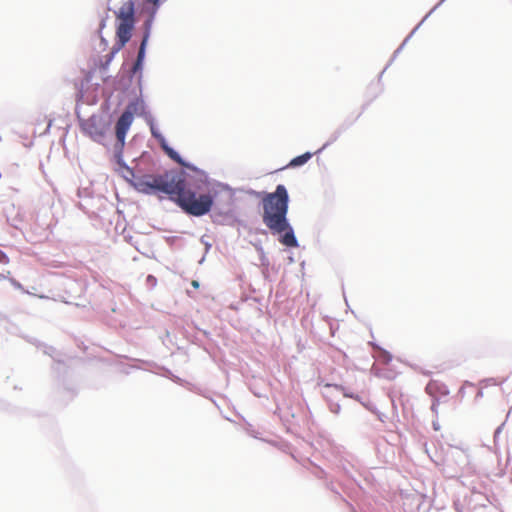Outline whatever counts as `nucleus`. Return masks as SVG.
Segmentation results:
<instances>
[{
  "mask_svg": "<svg viewBox=\"0 0 512 512\" xmlns=\"http://www.w3.org/2000/svg\"><path fill=\"white\" fill-rule=\"evenodd\" d=\"M228 183L211 178L204 170L185 189L178 207L188 216L210 215L216 225L235 227L241 224L237 213L236 192Z\"/></svg>",
  "mask_w": 512,
  "mask_h": 512,
  "instance_id": "f257e3e1",
  "label": "nucleus"
},
{
  "mask_svg": "<svg viewBox=\"0 0 512 512\" xmlns=\"http://www.w3.org/2000/svg\"><path fill=\"white\" fill-rule=\"evenodd\" d=\"M247 193L260 199L262 222L278 242L286 249L298 248L300 244L288 218L290 196L286 186L277 184L272 192L249 189Z\"/></svg>",
  "mask_w": 512,
  "mask_h": 512,
  "instance_id": "f03ea898",
  "label": "nucleus"
},
{
  "mask_svg": "<svg viewBox=\"0 0 512 512\" xmlns=\"http://www.w3.org/2000/svg\"><path fill=\"white\" fill-rule=\"evenodd\" d=\"M185 175V170L176 169L167 170L155 176L144 173L134 178L130 187L144 195L165 194L178 207L179 199L184 197L185 193V184L183 182V176Z\"/></svg>",
  "mask_w": 512,
  "mask_h": 512,
  "instance_id": "7ed1b4c3",
  "label": "nucleus"
},
{
  "mask_svg": "<svg viewBox=\"0 0 512 512\" xmlns=\"http://www.w3.org/2000/svg\"><path fill=\"white\" fill-rule=\"evenodd\" d=\"M135 1L127 0L118 11H115V42L111 50L100 59L99 70L104 73L108 70L110 63L130 41L135 29Z\"/></svg>",
  "mask_w": 512,
  "mask_h": 512,
  "instance_id": "20e7f679",
  "label": "nucleus"
},
{
  "mask_svg": "<svg viewBox=\"0 0 512 512\" xmlns=\"http://www.w3.org/2000/svg\"><path fill=\"white\" fill-rule=\"evenodd\" d=\"M80 130L92 141L103 144V141L113 123V114L93 113L87 119L82 118L76 110Z\"/></svg>",
  "mask_w": 512,
  "mask_h": 512,
  "instance_id": "39448f33",
  "label": "nucleus"
},
{
  "mask_svg": "<svg viewBox=\"0 0 512 512\" xmlns=\"http://www.w3.org/2000/svg\"><path fill=\"white\" fill-rule=\"evenodd\" d=\"M145 60H146V54L137 52V57L132 66V69L125 72L121 76H118L116 78L109 80L114 85V89L116 91H120L122 96H124L126 94V92L128 90H130V87H132L134 78L136 79L135 87H138V90L142 89Z\"/></svg>",
  "mask_w": 512,
  "mask_h": 512,
  "instance_id": "423d86ee",
  "label": "nucleus"
},
{
  "mask_svg": "<svg viewBox=\"0 0 512 512\" xmlns=\"http://www.w3.org/2000/svg\"><path fill=\"white\" fill-rule=\"evenodd\" d=\"M117 92L118 101L114 112L121 107L125 97L130 96L131 98L124 109L125 112H130L132 116H138L141 118H143L142 114H151L143 97V88L138 90V87H130V90H128L124 96H122L120 91Z\"/></svg>",
  "mask_w": 512,
  "mask_h": 512,
  "instance_id": "0eeeda50",
  "label": "nucleus"
},
{
  "mask_svg": "<svg viewBox=\"0 0 512 512\" xmlns=\"http://www.w3.org/2000/svg\"><path fill=\"white\" fill-rule=\"evenodd\" d=\"M159 146L168 158L185 168L184 170L186 171V175L183 176L185 189L188 188L191 183H193L194 179L204 171L194 163L183 158L181 154L168 143L167 140H165Z\"/></svg>",
  "mask_w": 512,
  "mask_h": 512,
  "instance_id": "6e6552de",
  "label": "nucleus"
},
{
  "mask_svg": "<svg viewBox=\"0 0 512 512\" xmlns=\"http://www.w3.org/2000/svg\"><path fill=\"white\" fill-rule=\"evenodd\" d=\"M143 15L142 23L138 27L137 36L140 38L138 52L147 54V47L152 33L153 24L156 19L155 14L140 13Z\"/></svg>",
  "mask_w": 512,
  "mask_h": 512,
  "instance_id": "1a4fd4ad",
  "label": "nucleus"
},
{
  "mask_svg": "<svg viewBox=\"0 0 512 512\" xmlns=\"http://www.w3.org/2000/svg\"><path fill=\"white\" fill-rule=\"evenodd\" d=\"M134 116L130 112L123 111L120 118L115 124L116 142L114 145L125 146L126 136L134 121Z\"/></svg>",
  "mask_w": 512,
  "mask_h": 512,
  "instance_id": "9d476101",
  "label": "nucleus"
},
{
  "mask_svg": "<svg viewBox=\"0 0 512 512\" xmlns=\"http://www.w3.org/2000/svg\"><path fill=\"white\" fill-rule=\"evenodd\" d=\"M152 373L160 375L162 377H165L167 379H170L174 383L186 387L189 391H192L194 393H198V389L196 388V385L188 382L185 379H182L181 377L175 375L168 367L164 365H160L158 371H152Z\"/></svg>",
  "mask_w": 512,
  "mask_h": 512,
  "instance_id": "9b49d317",
  "label": "nucleus"
},
{
  "mask_svg": "<svg viewBox=\"0 0 512 512\" xmlns=\"http://www.w3.org/2000/svg\"><path fill=\"white\" fill-rule=\"evenodd\" d=\"M124 147L122 145H114L113 147V155H112V163L114 165V171L121 175L124 170L128 167V164L124 160Z\"/></svg>",
  "mask_w": 512,
  "mask_h": 512,
  "instance_id": "f8f14e48",
  "label": "nucleus"
},
{
  "mask_svg": "<svg viewBox=\"0 0 512 512\" xmlns=\"http://www.w3.org/2000/svg\"><path fill=\"white\" fill-rule=\"evenodd\" d=\"M425 391L432 398H439V396H448L450 393L448 387L444 383L437 380H430L425 387Z\"/></svg>",
  "mask_w": 512,
  "mask_h": 512,
  "instance_id": "ddd939ff",
  "label": "nucleus"
},
{
  "mask_svg": "<svg viewBox=\"0 0 512 512\" xmlns=\"http://www.w3.org/2000/svg\"><path fill=\"white\" fill-rule=\"evenodd\" d=\"M142 115H143V119L145 120L146 124L149 126L150 133H151L152 137L157 141V143L160 145L165 140H167L166 137L163 135V133L159 130L154 116L152 114H142Z\"/></svg>",
  "mask_w": 512,
  "mask_h": 512,
  "instance_id": "4468645a",
  "label": "nucleus"
},
{
  "mask_svg": "<svg viewBox=\"0 0 512 512\" xmlns=\"http://www.w3.org/2000/svg\"><path fill=\"white\" fill-rule=\"evenodd\" d=\"M423 24L422 21H420L415 27L414 29L406 36V38L403 40V42L400 44V46L393 52L389 62L387 63V65L384 67V69L380 72L379 76H378V82L381 81V78L384 74V72L387 70V68L394 62V60L396 59V57L398 56V54L402 51V49L404 48V46L407 44V42L412 38V36L414 35V33L420 28V26Z\"/></svg>",
  "mask_w": 512,
  "mask_h": 512,
  "instance_id": "2eb2a0df",
  "label": "nucleus"
},
{
  "mask_svg": "<svg viewBox=\"0 0 512 512\" xmlns=\"http://www.w3.org/2000/svg\"><path fill=\"white\" fill-rule=\"evenodd\" d=\"M352 125L347 121L343 122L339 127L330 135L328 140L323 144L321 148H319L315 153L320 154L334 142H336L339 137Z\"/></svg>",
  "mask_w": 512,
  "mask_h": 512,
  "instance_id": "dca6fc26",
  "label": "nucleus"
},
{
  "mask_svg": "<svg viewBox=\"0 0 512 512\" xmlns=\"http://www.w3.org/2000/svg\"><path fill=\"white\" fill-rule=\"evenodd\" d=\"M313 157V153L307 151L293 157L283 169H295L304 166Z\"/></svg>",
  "mask_w": 512,
  "mask_h": 512,
  "instance_id": "f3484780",
  "label": "nucleus"
},
{
  "mask_svg": "<svg viewBox=\"0 0 512 512\" xmlns=\"http://www.w3.org/2000/svg\"><path fill=\"white\" fill-rule=\"evenodd\" d=\"M147 2L148 3L138 4L137 12L157 15L159 8L163 4V0H147ZM135 12H136V9H135Z\"/></svg>",
  "mask_w": 512,
  "mask_h": 512,
  "instance_id": "a211bd4d",
  "label": "nucleus"
},
{
  "mask_svg": "<svg viewBox=\"0 0 512 512\" xmlns=\"http://www.w3.org/2000/svg\"><path fill=\"white\" fill-rule=\"evenodd\" d=\"M251 244L253 245V247L255 248L256 252L259 255V261H260L261 267L269 268L270 261L266 255V252L264 251L261 240H257L255 242H252Z\"/></svg>",
  "mask_w": 512,
  "mask_h": 512,
  "instance_id": "6ab92c4d",
  "label": "nucleus"
},
{
  "mask_svg": "<svg viewBox=\"0 0 512 512\" xmlns=\"http://www.w3.org/2000/svg\"><path fill=\"white\" fill-rule=\"evenodd\" d=\"M136 361L139 363V365L133 366L134 368L146 370V371H149L151 373H152V371H158L159 367H160V364H158V363H156L154 361L139 360V359H137Z\"/></svg>",
  "mask_w": 512,
  "mask_h": 512,
  "instance_id": "aec40b11",
  "label": "nucleus"
},
{
  "mask_svg": "<svg viewBox=\"0 0 512 512\" xmlns=\"http://www.w3.org/2000/svg\"><path fill=\"white\" fill-rule=\"evenodd\" d=\"M324 388L327 390V389H330V388H333L335 389L336 391L338 392H341L343 394L344 397H347V398H352V399H356V400H359V396L353 392H348L344 386L340 385V384H331V383H326L324 385Z\"/></svg>",
  "mask_w": 512,
  "mask_h": 512,
  "instance_id": "412c9836",
  "label": "nucleus"
},
{
  "mask_svg": "<svg viewBox=\"0 0 512 512\" xmlns=\"http://www.w3.org/2000/svg\"><path fill=\"white\" fill-rule=\"evenodd\" d=\"M109 80L110 79H106L105 83L106 84H109V83L111 84V91H110V94H109L108 98L101 103L100 110H101V113L112 114L110 112V108H111L110 100H111V97H112L113 93L117 92V91L114 89V85Z\"/></svg>",
  "mask_w": 512,
  "mask_h": 512,
  "instance_id": "4be33fe9",
  "label": "nucleus"
},
{
  "mask_svg": "<svg viewBox=\"0 0 512 512\" xmlns=\"http://www.w3.org/2000/svg\"><path fill=\"white\" fill-rule=\"evenodd\" d=\"M120 176L131 186L134 178H137L139 174H136L134 168L128 165Z\"/></svg>",
  "mask_w": 512,
  "mask_h": 512,
  "instance_id": "5701e85b",
  "label": "nucleus"
},
{
  "mask_svg": "<svg viewBox=\"0 0 512 512\" xmlns=\"http://www.w3.org/2000/svg\"><path fill=\"white\" fill-rule=\"evenodd\" d=\"M392 359V354L389 351L381 348V354L379 355L378 360L383 364H389L392 361Z\"/></svg>",
  "mask_w": 512,
  "mask_h": 512,
  "instance_id": "b1692460",
  "label": "nucleus"
},
{
  "mask_svg": "<svg viewBox=\"0 0 512 512\" xmlns=\"http://www.w3.org/2000/svg\"><path fill=\"white\" fill-rule=\"evenodd\" d=\"M365 407L370 411L372 412L373 414H375L377 416V419L381 422H385V419H386V415L382 412H380L375 405H372V404H369V405H365Z\"/></svg>",
  "mask_w": 512,
  "mask_h": 512,
  "instance_id": "393cba45",
  "label": "nucleus"
},
{
  "mask_svg": "<svg viewBox=\"0 0 512 512\" xmlns=\"http://www.w3.org/2000/svg\"><path fill=\"white\" fill-rule=\"evenodd\" d=\"M7 221L8 223L13 227V228H16V229H19V223L22 222V217L20 216V214L18 213L14 218L10 219L8 216H7Z\"/></svg>",
  "mask_w": 512,
  "mask_h": 512,
  "instance_id": "a878e982",
  "label": "nucleus"
},
{
  "mask_svg": "<svg viewBox=\"0 0 512 512\" xmlns=\"http://www.w3.org/2000/svg\"><path fill=\"white\" fill-rule=\"evenodd\" d=\"M328 407H329L330 412H332L333 414H339L340 413L341 406H340L339 403L334 402L332 400H328Z\"/></svg>",
  "mask_w": 512,
  "mask_h": 512,
  "instance_id": "bb28decb",
  "label": "nucleus"
},
{
  "mask_svg": "<svg viewBox=\"0 0 512 512\" xmlns=\"http://www.w3.org/2000/svg\"><path fill=\"white\" fill-rule=\"evenodd\" d=\"M447 0H440L421 20L423 23L428 19V17L431 16L432 13H434L444 2Z\"/></svg>",
  "mask_w": 512,
  "mask_h": 512,
  "instance_id": "cd10ccee",
  "label": "nucleus"
},
{
  "mask_svg": "<svg viewBox=\"0 0 512 512\" xmlns=\"http://www.w3.org/2000/svg\"><path fill=\"white\" fill-rule=\"evenodd\" d=\"M109 18L108 13L106 12L104 16L101 17L99 22V27L97 30L98 34L102 33V30L106 27L107 19Z\"/></svg>",
  "mask_w": 512,
  "mask_h": 512,
  "instance_id": "c85d7f7f",
  "label": "nucleus"
},
{
  "mask_svg": "<svg viewBox=\"0 0 512 512\" xmlns=\"http://www.w3.org/2000/svg\"><path fill=\"white\" fill-rule=\"evenodd\" d=\"M62 388L64 391H67L70 394V399L76 395V391L72 385L63 382Z\"/></svg>",
  "mask_w": 512,
  "mask_h": 512,
  "instance_id": "c756f323",
  "label": "nucleus"
},
{
  "mask_svg": "<svg viewBox=\"0 0 512 512\" xmlns=\"http://www.w3.org/2000/svg\"><path fill=\"white\" fill-rule=\"evenodd\" d=\"M440 404L439 398H432L431 411L437 415L438 414V406Z\"/></svg>",
  "mask_w": 512,
  "mask_h": 512,
  "instance_id": "7c9ffc66",
  "label": "nucleus"
},
{
  "mask_svg": "<svg viewBox=\"0 0 512 512\" xmlns=\"http://www.w3.org/2000/svg\"><path fill=\"white\" fill-rule=\"evenodd\" d=\"M99 38H100L99 47H100V49H101L102 51H104V50H106V49H107V47H108V41H107V39H106V38H104V37L102 36V33H101V34H99Z\"/></svg>",
  "mask_w": 512,
  "mask_h": 512,
  "instance_id": "2f4dec72",
  "label": "nucleus"
},
{
  "mask_svg": "<svg viewBox=\"0 0 512 512\" xmlns=\"http://www.w3.org/2000/svg\"><path fill=\"white\" fill-rule=\"evenodd\" d=\"M382 91V89H380L379 92H375L372 97L369 99V101H367L366 103L363 104L362 106V111H364L369 105L370 103L375 99L377 98L378 94Z\"/></svg>",
  "mask_w": 512,
  "mask_h": 512,
  "instance_id": "473e14b6",
  "label": "nucleus"
},
{
  "mask_svg": "<svg viewBox=\"0 0 512 512\" xmlns=\"http://www.w3.org/2000/svg\"><path fill=\"white\" fill-rule=\"evenodd\" d=\"M200 241H201L202 244H204V246H205V254H207L210 251V249L212 247V244L205 240V236H202Z\"/></svg>",
  "mask_w": 512,
  "mask_h": 512,
  "instance_id": "72a5a7b5",
  "label": "nucleus"
},
{
  "mask_svg": "<svg viewBox=\"0 0 512 512\" xmlns=\"http://www.w3.org/2000/svg\"><path fill=\"white\" fill-rule=\"evenodd\" d=\"M8 262H9V258L7 256V254L0 250V263L1 264H6Z\"/></svg>",
  "mask_w": 512,
  "mask_h": 512,
  "instance_id": "f704fd0d",
  "label": "nucleus"
},
{
  "mask_svg": "<svg viewBox=\"0 0 512 512\" xmlns=\"http://www.w3.org/2000/svg\"><path fill=\"white\" fill-rule=\"evenodd\" d=\"M192 324H193V327L195 329H197L198 331H200L206 338H210L211 333L209 331L199 328L194 322Z\"/></svg>",
  "mask_w": 512,
  "mask_h": 512,
  "instance_id": "c9c22d12",
  "label": "nucleus"
},
{
  "mask_svg": "<svg viewBox=\"0 0 512 512\" xmlns=\"http://www.w3.org/2000/svg\"><path fill=\"white\" fill-rule=\"evenodd\" d=\"M481 383H484L485 385H496L497 381L495 378H485L481 381Z\"/></svg>",
  "mask_w": 512,
  "mask_h": 512,
  "instance_id": "e433bc0d",
  "label": "nucleus"
},
{
  "mask_svg": "<svg viewBox=\"0 0 512 512\" xmlns=\"http://www.w3.org/2000/svg\"><path fill=\"white\" fill-rule=\"evenodd\" d=\"M504 425H505V422H503L501 425H499V426L495 429V431H494V439H495V440H496V439L498 438V436L501 434V432H502V429H503Z\"/></svg>",
  "mask_w": 512,
  "mask_h": 512,
  "instance_id": "4c0bfd02",
  "label": "nucleus"
},
{
  "mask_svg": "<svg viewBox=\"0 0 512 512\" xmlns=\"http://www.w3.org/2000/svg\"><path fill=\"white\" fill-rule=\"evenodd\" d=\"M249 389L253 393V395L258 397V398H262V397L266 396L265 394L261 393L260 391H258L257 389H255L253 387H249Z\"/></svg>",
  "mask_w": 512,
  "mask_h": 512,
  "instance_id": "58836bf2",
  "label": "nucleus"
},
{
  "mask_svg": "<svg viewBox=\"0 0 512 512\" xmlns=\"http://www.w3.org/2000/svg\"><path fill=\"white\" fill-rule=\"evenodd\" d=\"M341 469H342L343 473H344L348 478H351V479H353V480H354V477L352 476V474H351V472H350L349 468H348L346 465H342Z\"/></svg>",
  "mask_w": 512,
  "mask_h": 512,
  "instance_id": "ea45409f",
  "label": "nucleus"
},
{
  "mask_svg": "<svg viewBox=\"0 0 512 512\" xmlns=\"http://www.w3.org/2000/svg\"><path fill=\"white\" fill-rule=\"evenodd\" d=\"M44 354L52 356V354L55 352V348L52 346H44Z\"/></svg>",
  "mask_w": 512,
  "mask_h": 512,
  "instance_id": "a19ab883",
  "label": "nucleus"
},
{
  "mask_svg": "<svg viewBox=\"0 0 512 512\" xmlns=\"http://www.w3.org/2000/svg\"><path fill=\"white\" fill-rule=\"evenodd\" d=\"M262 275H263L265 280H268L269 277H270V275H269V268L262 267Z\"/></svg>",
  "mask_w": 512,
  "mask_h": 512,
  "instance_id": "79ce46f5",
  "label": "nucleus"
},
{
  "mask_svg": "<svg viewBox=\"0 0 512 512\" xmlns=\"http://www.w3.org/2000/svg\"><path fill=\"white\" fill-rule=\"evenodd\" d=\"M147 282L151 283L152 285H156L157 283V279L155 276L153 275H148L147 276Z\"/></svg>",
  "mask_w": 512,
  "mask_h": 512,
  "instance_id": "37998d69",
  "label": "nucleus"
},
{
  "mask_svg": "<svg viewBox=\"0 0 512 512\" xmlns=\"http://www.w3.org/2000/svg\"><path fill=\"white\" fill-rule=\"evenodd\" d=\"M54 369H55V370H58V371H60L61 369H65V370H66V366H65V364H64V363H62V362L58 361V362H57V366H56Z\"/></svg>",
  "mask_w": 512,
  "mask_h": 512,
  "instance_id": "c03bdc74",
  "label": "nucleus"
},
{
  "mask_svg": "<svg viewBox=\"0 0 512 512\" xmlns=\"http://www.w3.org/2000/svg\"><path fill=\"white\" fill-rule=\"evenodd\" d=\"M325 474H326L325 471L318 467V472L316 473V477L323 478Z\"/></svg>",
  "mask_w": 512,
  "mask_h": 512,
  "instance_id": "a18cd8bd",
  "label": "nucleus"
},
{
  "mask_svg": "<svg viewBox=\"0 0 512 512\" xmlns=\"http://www.w3.org/2000/svg\"><path fill=\"white\" fill-rule=\"evenodd\" d=\"M432 428L435 430V431H439L440 430V424L438 421H433L432 422Z\"/></svg>",
  "mask_w": 512,
  "mask_h": 512,
  "instance_id": "49530a36",
  "label": "nucleus"
},
{
  "mask_svg": "<svg viewBox=\"0 0 512 512\" xmlns=\"http://www.w3.org/2000/svg\"><path fill=\"white\" fill-rule=\"evenodd\" d=\"M257 233L262 234V235H267L268 234L267 230L266 229H262V228H258L257 229Z\"/></svg>",
  "mask_w": 512,
  "mask_h": 512,
  "instance_id": "de8ad7c7",
  "label": "nucleus"
},
{
  "mask_svg": "<svg viewBox=\"0 0 512 512\" xmlns=\"http://www.w3.org/2000/svg\"><path fill=\"white\" fill-rule=\"evenodd\" d=\"M12 284L17 288H22V285L16 280H12Z\"/></svg>",
  "mask_w": 512,
  "mask_h": 512,
  "instance_id": "09e8293b",
  "label": "nucleus"
},
{
  "mask_svg": "<svg viewBox=\"0 0 512 512\" xmlns=\"http://www.w3.org/2000/svg\"><path fill=\"white\" fill-rule=\"evenodd\" d=\"M481 397H483V391H482V389H479L476 394V399L481 398Z\"/></svg>",
  "mask_w": 512,
  "mask_h": 512,
  "instance_id": "8fccbe9b",
  "label": "nucleus"
},
{
  "mask_svg": "<svg viewBox=\"0 0 512 512\" xmlns=\"http://www.w3.org/2000/svg\"><path fill=\"white\" fill-rule=\"evenodd\" d=\"M192 285H193V287L198 288L199 287V282L197 280H193L192 281Z\"/></svg>",
  "mask_w": 512,
  "mask_h": 512,
  "instance_id": "3c124183",
  "label": "nucleus"
},
{
  "mask_svg": "<svg viewBox=\"0 0 512 512\" xmlns=\"http://www.w3.org/2000/svg\"><path fill=\"white\" fill-rule=\"evenodd\" d=\"M205 258H206V254H204V255L202 256V258H200V260L198 261V263H199V264H203V263H204V261H205Z\"/></svg>",
  "mask_w": 512,
  "mask_h": 512,
  "instance_id": "603ef678",
  "label": "nucleus"
},
{
  "mask_svg": "<svg viewBox=\"0 0 512 512\" xmlns=\"http://www.w3.org/2000/svg\"><path fill=\"white\" fill-rule=\"evenodd\" d=\"M288 261H289V263H294L295 262L294 257L293 256H289L288 257Z\"/></svg>",
  "mask_w": 512,
  "mask_h": 512,
  "instance_id": "864d4df0",
  "label": "nucleus"
},
{
  "mask_svg": "<svg viewBox=\"0 0 512 512\" xmlns=\"http://www.w3.org/2000/svg\"><path fill=\"white\" fill-rule=\"evenodd\" d=\"M196 388L198 389V393L197 394L202 395V397H206L205 394L201 393V390L197 386H196Z\"/></svg>",
  "mask_w": 512,
  "mask_h": 512,
  "instance_id": "5fc2aeb1",
  "label": "nucleus"
},
{
  "mask_svg": "<svg viewBox=\"0 0 512 512\" xmlns=\"http://www.w3.org/2000/svg\"><path fill=\"white\" fill-rule=\"evenodd\" d=\"M465 385L473 386V383H471V382H469V381H465Z\"/></svg>",
  "mask_w": 512,
  "mask_h": 512,
  "instance_id": "6e6d98bb",
  "label": "nucleus"
},
{
  "mask_svg": "<svg viewBox=\"0 0 512 512\" xmlns=\"http://www.w3.org/2000/svg\"><path fill=\"white\" fill-rule=\"evenodd\" d=\"M423 374L426 375V376H429L430 372L429 371H425V372H423Z\"/></svg>",
  "mask_w": 512,
  "mask_h": 512,
  "instance_id": "4d7b16f0",
  "label": "nucleus"
},
{
  "mask_svg": "<svg viewBox=\"0 0 512 512\" xmlns=\"http://www.w3.org/2000/svg\"><path fill=\"white\" fill-rule=\"evenodd\" d=\"M192 342H193V343H196V342H197V338H196V337H194V338L192 339Z\"/></svg>",
  "mask_w": 512,
  "mask_h": 512,
  "instance_id": "13d9d810",
  "label": "nucleus"
},
{
  "mask_svg": "<svg viewBox=\"0 0 512 512\" xmlns=\"http://www.w3.org/2000/svg\"><path fill=\"white\" fill-rule=\"evenodd\" d=\"M166 337L169 338L170 337V333L168 331H166Z\"/></svg>",
  "mask_w": 512,
  "mask_h": 512,
  "instance_id": "bf43d9fd",
  "label": "nucleus"
},
{
  "mask_svg": "<svg viewBox=\"0 0 512 512\" xmlns=\"http://www.w3.org/2000/svg\"><path fill=\"white\" fill-rule=\"evenodd\" d=\"M330 491H333V492H335V493H337V494H338V492H337V491H335V490L333 489V487H331V488H330Z\"/></svg>",
  "mask_w": 512,
  "mask_h": 512,
  "instance_id": "052dcab7",
  "label": "nucleus"
}]
</instances>
